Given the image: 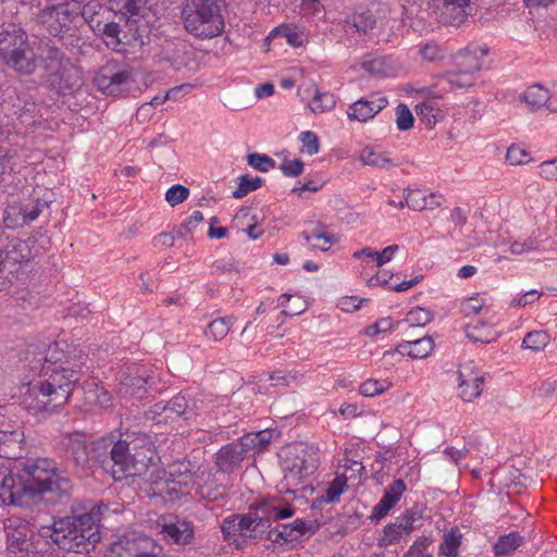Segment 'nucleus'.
<instances>
[{
	"label": "nucleus",
	"mask_w": 557,
	"mask_h": 557,
	"mask_svg": "<svg viewBox=\"0 0 557 557\" xmlns=\"http://www.w3.org/2000/svg\"><path fill=\"white\" fill-rule=\"evenodd\" d=\"M72 482L53 459L26 458L0 463V500L4 505L28 507L41 496L70 495Z\"/></svg>",
	"instance_id": "f257e3e1"
},
{
	"label": "nucleus",
	"mask_w": 557,
	"mask_h": 557,
	"mask_svg": "<svg viewBox=\"0 0 557 557\" xmlns=\"http://www.w3.org/2000/svg\"><path fill=\"white\" fill-rule=\"evenodd\" d=\"M121 438L101 437L92 442L94 458L115 481L140 476L152 463L154 445L147 433L125 432Z\"/></svg>",
	"instance_id": "f03ea898"
},
{
	"label": "nucleus",
	"mask_w": 557,
	"mask_h": 557,
	"mask_svg": "<svg viewBox=\"0 0 557 557\" xmlns=\"http://www.w3.org/2000/svg\"><path fill=\"white\" fill-rule=\"evenodd\" d=\"M84 373L83 363L77 360L48 367L42 377L29 383L22 405L33 414L53 412L69 401Z\"/></svg>",
	"instance_id": "7ed1b4c3"
},
{
	"label": "nucleus",
	"mask_w": 557,
	"mask_h": 557,
	"mask_svg": "<svg viewBox=\"0 0 557 557\" xmlns=\"http://www.w3.org/2000/svg\"><path fill=\"white\" fill-rule=\"evenodd\" d=\"M84 509L83 513L54 522L52 528H44L42 535L65 553L89 554L100 541L102 506L89 504Z\"/></svg>",
	"instance_id": "20e7f679"
},
{
	"label": "nucleus",
	"mask_w": 557,
	"mask_h": 557,
	"mask_svg": "<svg viewBox=\"0 0 557 557\" xmlns=\"http://www.w3.org/2000/svg\"><path fill=\"white\" fill-rule=\"evenodd\" d=\"M294 513V508L284 504L281 498H267L252 506L248 513L225 518L221 529L226 540L233 541L237 547H240L238 539L243 542L261 539L273 521L290 518Z\"/></svg>",
	"instance_id": "39448f33"
},
{
	"label": "nucleus",
	"mask_w": 557,
	"mask_h": 557,
	"mask_svg": "<svg viewBox=\"0 0 557 557\" xmlns=\"http://www.w3.org/2000/svg\"><path fill=\"white\" fill-rule=\"evenodd\" d=\"M35 240L30 237H8L0 234V290L24 282L32 271Z\"/></svg>",
	"instance_id": "423d86ee"
},
{
	"label": "nucleus",
	"mask_w": 557,
	"mask_h": 557,
	"mask_svg": "<svg viewBox=\"0 0 557 557\" xmlns=\"http://www.w3.org/2000/svg\"><path fill=\"white\" fill-rule=\"evenodd\" d=\"M182 21L185 30L197 39H212L222 35L225 21L221 0H186Z\"/></svg>",
	"instance_id": "0eeeda50"
},
{
	"label": "nucleus",
	"mask_w": 557,
	"mask_h": 557,
	"mask_svg": "<svg viewBox=\"0 0 557 557\" xmlns=\"http://www.w3.org/2000/svg\"><path fill=\"white\" fill-rule=\"evenodd\" d=\"M44 70V78L60 95L72 94L82 85L79 69L64 52L53 46L40 49L37 60Z\"/></svg>",
	"instance_id": "6e6552de"
},
{
	"label": "nucleus",
	"mask_w": 557,
	"mask_h": 557,
	"mask_svg": "<svg viewBox=\"0 0 557 557\" xmlns=\"http://www.w3.org/2000/svg\"><path fill=\"white\" fill-rule=\"evenodd\" d=\"M0 59L21 74L29 75L37 69V57L27 35L15 24L0 27Z\"/></svg>",
	"instance_id": "1a4fd4ad"
},
{
	"label": "nucleus",
	"mask_w": 557,
	"mask_h": 557,
	"mask_svg": "<svg viewBox=\"0 0 557 557\" xmlns=\"http://www.w3.org/2000/svg\"><path fill=\"white\" fill-rule=\"evenodd\" d=\"M145 0H109V7L89 2L82 8V18L98 35L103 25L113 18V14L120 13V20L127 16L126 24H128L136 21V17L145 10Z\"/></svg>",
	"instance_id": "9d476101"
},
{
	"label": "nucleus",
	"mask_w": 557,
	"mask_h": 557,
	"mask_svg": "<svg viewBox=\"0 0 557 557\" xmlns=\"http://www.w3.org/2000/svg\"><path fill=\"white\" fill-rule=\"evenodd\" d=\"M318 466L319 449L317 447L304 443L288 446L281 461L286 486L297 487L305 478L318 469Z\"/></svg>",
	"instance_id": "9b49d317"
},
{
	"label": "nucleus",
	"mask_w": 557,
	"mask_h": 557,
	"mask_svg": "<svg viewBox=\"0 0 557 557\" xmlns=\"http://www.w3.org/2000/svg\"><path fill=\"white\" fill-rule=\"evenodd\" d=\"M116 392L125 398L143 399L160 382L159 374L148 364L128 363L116 373Z\"/></svg>",
	"instance_id": "f8f14e48"
},
{
	"label": "nucleus",
	"mask_w": 557,
	"mask_h": 557,
	"mask_svg": "<svg viewBox=\"0 0 557 557\" xmlns=\"http://www.w3.org/2000/svg\"><path fill=\"white\" fill-rule=\"evenodd\" d=\"M82 8V3L75 0L48 5L40 11L39 20L52 36H63L76 27Z\"/></svg>",
	"instance_id": "ddd939ff"
},
{
	"label": "nucleus",
	"mask_w": 557,
	"mask_h": 557,
	"mask_svg": "<svg viewBox=\"0 0 557 557\" xmlns=\"http://www.w3.org/2000/svg\"><path fill=\"white\" fill-rule=\"evenodd\" d=\"M133 82V72L116 61H109L102 65L94 78L100 91L113 97L127 92Z\"/></svg>",
	"instance_id": "4468645a"
},
{
	"label": "nucleus",
	"mask_w": 557,
	"mask_h": 557,
	"mask_svg": "<svg viewBox=\"0 0 557 557\" xmlns=\"http://www.w3.org/2000/svg\"><path fill=\"white\" fill-rule=\"evenodd\" d=\"M203 409L202 399H187L186 396L178 394L171 400L158 403L153 406L152 412L156 414L153 419L157 423L173 422L177 418L186 421L196 418Z\"/></svg>",
	"instance_id": "2eb2a0df"
},
{
	"label": "nucleus",
	"mask_w": 557,
	"mask_h": 557,
	"mask_svg": "<svg viewBox=\"0 0 557 557\" xmlns=\"http://www.w3.org/2000/svg\"><path fill=\"white\" fill-rule=\"evenodd\" d=\"M481 61L476 53L468 49L460 50L457 57V69L444 75L448 85L454 88H467L474 84V74L480 71Z\"/></svg>",
	"instance_id": "dca6fc26"
},
{
	"label": "nucleus",
	"mask_w": 557,
	"mask_h": 557,
	"mask_svg": "<svg viewBox=\"0 0 557 557\" xmlns=\"http://www.w3.org/2000/svg\"><path fill=\"white\" fill-rule=\"evenodd\" d=\"M193 490L197 496L207 502H216L227 494V487L218 481L209 470H200L193 475Z\"/></svg>",
	"instance_id": "f3484780"
},
{
	"label": "nucleus",
	"mask_w": 557,
	"mask_h": 557,
	"mask_svg": "<svg viewBox=\"0 0 557 557\" xmlns=\"http://www.w3.org/2000/svg\"><path fill=\"white\" fill-rule=\"evenodd\" d=\"M4 531L7 534V548L11 554H29L32 543L28 537L27 522L18 517L12 516L4 521Z\"/></svg>",
	"instance_id": "a211bd4d"
},
{
	"label": "nucleus",
	"mask_w": 557,
	"mask_h": 557,
	"mask_svg": "<svg viewBox=\"0 0 557 557\" xmlns=\"http://www.w3.org/2000/svg\"><path fill=\"white\" fill-rule=\"evenodd\" d=\"M387 103L386 97L379 94H371L350 104L347 110V115L350 120L367 122L381 112Z\"/></svg>",
	"instance_id": "6ab92c4d"
},
{
	"label": "nucleus",
	"mask_w": 557,
	"mask_h": 557,
	"mask_svg": "<svg viewBox=\"0 0 557 557\" xmlns=\"http://www.w3.org/2000/svg\"><path fill=\"white\" fill-rule=\"evenodd\" d=\"M247 455L248 451L239 437L237 441L226 444L219 449L215 454V465L220 471L231 473L242 463Z\"/></svg>",
	"instance_id": "aec40b11"
},
{
	"label": "nucleus",
	"mask_w": 557,
	"mask_h": 557,
	"mask_svg": "<svg viewBox=\"0 0 557 557\" xmlns=\"http://www.w3.org/2000/svg\"><path fill=\"white\" fill-rule=\"evenodd\" d=\"M24 438V433L18 425H8L0 429V463L5 461H17V450L21 449V444Z\"/></svg>",
	"instance_id": "412c9836"
},
{
	"label": "nucleus",
	"mask_w": 557,
	"mask_h": 557,
	"mask_svg": "<svg viewBox=\"0 0 557 557\" xmlns=\"http://www.w3.org/2000/svg\"><path fill=\"white\" fill-rule=\"evenodd\" d=\"M406 491V484L403 479L394 480L385 490L380 502L374 506L370 519L372 521H379L383 519L392 508L400 500L404 492Z\"/></svg>",
	"instance_id": "4be33fe9"
},
{
	"label": "nucleus",
	"mask_w": 557,
	"mask_h": 557,
	"mask_svg": "<svg viewBox=\"0 0 557 557\" xmlns=\"http://www.w3.org/2000/svg\"><path fill=\"white\" fill-rule=\"evenodd\" d=\"M458 392L465 401H472L482 394L484 375L473 371L472 367H465L458 371Z\"/></svg>",
	"instance_id": "5701e85b"
},
{
	"label": "nucleus",
	"mask_w": 557,
	"mask_h": 557,
	"mask_svg": "<svg viewBox=\"0 0 557 557\" xmlns=\"http://www.w3.org/2000/svg\"><path fill=\"white\" fill-rule=\"evenodd\" d=\"M442 18L451 25L462 24L472 12L471 0H441Z\"/></svg>",
	"instance_id": "b1692460"
},
{
	"label": "nucleus",
	"mask_w": 557,
	"mask_h": 557,
	"mask_svg": "<svg viewBox=\"0 0 557 557\" xmlns=\"http://www.w3.org/2000/svg\"><path fill=\"white\" fill-rule=\"evenodd\" d=\"M64 455L77 465H85L89 459V449L86 441L79 434H66L61 442ZM91 454L94 455L92 450Z\"/></svg>",
	"instance_id": "393cba45"
},
{
	"label": "nucleus",
	"mask_w": 557,
	"mask_h": 557,
	"mask_svg": "<svg viewBox=\"0 0 557 557\" xmlns=\"http://www.w3.org/2000/svg\"><path fill=\"white\" fill-rule=\"evenodd\" d=\"M113 18L110 20V22H107L106 25H103L102 29L99 32V36L102 37L103 41L108 47H111L112 49H116L120 44L122 42V39L120 37L122 33V26L121 23L124 22L125 26L129 27V30L133 29L134 24H137L143 15V11L140 12V15L136 17V21H133L132 23L126 24V18L120 20V13L113 14Z\"/></svg>",
	"instance_id": "a878e982"
},
{
	"label": "nucleus",
	"mask_w": 557,
	"mask_h": 557,
	"mask_svg": "<svg viewBox=\"0 0 557 557\" xmlns=\"http://www.w3.org/2000/svg\"><path fill=\"white\" fill-rule=\"evenodd\" d=\"M161 533L173 543L187 544L194 537V527L189 521L176 519L174 522L163 523Z\"/></svg>",
	"instance_id": "bb28decb"
},
{
	"label": "nucleus",
	"mask_w": 557,
	"mask_h": 557,
	"mask_svg": "<svg viewBox=\"0 0 557 557\" xmlns=\"http://www.w3.org/2000/svg\"><path fill=\"white\" fill-rule=\"evenodd\" d=\"M434 348V342L430 336L405 341L397 345L396 350L400 355H406L412 359L426 358Z\"/></svg>",
	"instance_id": "cd10ccee"
},
{
	"label": "nucleus",
	"mask_w": 557,
	"mask_h": 557,
	"mask_svg": "<svg viewBox=\"0 0 557 557\" xmlns=\"http://www.w3.org/2000/svg\"><path fill=\"white\" fill-rule=\"evenodd\" d=\"M359 160L363 165L380 170H391L400 163L391 158L386 151H376L371 147H364L359 153Z\"/></svg>",
	"instance_id": "c85d7f7f"
},
{
	"label": "nucleus",
	"mask_w": 557,
	"mask_h": 557,
	"mask_svg": "<svg viewBox=\"0 0 557 557\" xmlns=\"http://www.w3.org/2000/svg\"><path fill=\"white\" fill-rule=\"evenodd\" d=\"M466 336L473 343H492L497 339L498 332L495 327L486 322L478 321L473 324H468Z\"/></svg>",
	"instance_id": "c756f323"
},
{
	"label": "nucleus",
	"mask_w": 557,
	"mask_h": 557,
	"mask_svg": "<svg viewBox=\"0 0 557 557\" xmlns=\"http://www.w3.org/2000/svg\"><path fill=\"white\" fill-rule=\"evenodd\" d=\"M414 111L419 120L428 128L434 127L437 121L444 116L443 111L437 107V102L434 99L419 102L414 107Z\"/></svg>",
	"instance_id": "7c9ffc66"
},
{
	"label": "nucleus",
	"mask_w": 557,
	"mask_h": 557,
	"mask_svg": "<svg viewBox=\"0 0 557 557\" xmlns=\"http://www.w3.org/2000/svg\"><path fill=\"white\" fill-rule=\"evenodd\" d=\"M273 438V431L265 429L258 432H250L240 437L248 454L260 453L268 448Z\"/></svg>",
	"instance_id": "2f4dec72"
},
{
	"label": "nucleus",
	"mask_w": 557,
	"mask_h": 557,
	"mask_svg": "<svg viewBox=\"0 0 557 557\" xmlns=\"http://www.w3.org/2000/svg\"><path fill=\"white\" fill-rule=\"evenodd\" d=\"M412 530L397 517L393 523L387 524L383 529L380 545L388 546L397 543L401 539L409 536Z\"/></svg>",
	"instance_id": "473e14b6"
},
{
	"label": "nucleus",
	"mask_w": 557,
	"mask_h": 557,
	"mask_svg": "<svg viewBox=\"0 0 557 557\" xmlns=\"http://www.w3.org/2000/svg\"><path fill=\"white\" fill-rule=\"evenodd\" d=\"M235 318L233 315L220 317L208 323L205 336L215 343L221 342L230 333Z\"/></svg>",
	"instance_id": "72a5a7b5"
},
{
	"label": "nucleus",
	"mask_w": 557,
	"mask_h": 557,
	"mask_svg": "<svg viewBox=\"0 0 557 557\" xmlns=\"http://www.w3.org/2000/svg\"><path fill=\"white\" fill-rule=\"evenodd\" d=\"M83 389L84 398L87 404L96 405L101 408H108L111 406V394L103 386L94 383L85 384Z\"/></svg>",
	"instance_id": "f704fd0d"
},
{
	"label": "nucleus",
	"mask_w": 557,
	"mask_h": 557,
	"mask_svg": "<svg viewBox=\"0 0 557 557\" xmlns=\"http://www.w3.org/2000/svg\"><path fill=\"white\" fill-rule=\"evenodd\" d=\"M345 22L361 35L368 34L376 25V18L370 11L354 12Z\"/></svg>",
	"instance_id": "c9c22d12"
},
{
	"label": "nucleus",
	"mask_w": 557,
	"mask_h": 557,
	"mask_svg": "<svg viewBox=\"0 0 557 557\" xmlns=\"http://www.w3.org/2000/svg\"><path fill=\"white\" fill-rule=\"evenodd\" d=\"M462 543V533L458 527L446 531L440 546V553L444 557H457L459 547Z\"/></svg>",
	"instance_id": "e433bc0d"
},
{
	"label": "nucleus",
	"mask_w": 557,
	"mask_h": 557,
	"mask_svg": "<svg viewBox=\"0 0 557 557\" xmlns=\"http://www.w3.org/2000/svg\"><path fill=\"white\" fill-rule=\"evenodd\" d=\"M524 537L519 532H510L500 535L494 544V553L496 557L512 554L523 544Z\"/></svg>",
	"instance_id": "4c0bfd02"
},
{
	"label": "nucleus",
	"mask_w": 557,
	"mask_h": 557,
	"mask_svg": "<svg viewBox=\"0 0 557 557\" xmlns=\"http://www.w3.org/2000/svg\"><path fill=\"white\" fill-rule=\"evenodd\" d=\"M521 99L533 110L544 107L549 100V91L540 84L530 86Z\"/></svg>",
	"instance_id": "58836bf2"
},
{
	"label": "nucleus",
	"mask_w": 557,
	"mask_h": 557,
	"mask_svg": "<svg viewBox=\"0 0 557 557\" xmlns=\"http://www.w3.org/2000/svg\"><path fill=\"white\" fill-rule=\"evenodd\" d=\"M347 481L346 473L337 474L325 488L322 499L327 504L337 502L339 496L347 490Z\"/></svg>",
	"instance_id": "ea45409f"
},
{
	"label": "nucleus",
	"mask_w": 557,
	"mask_h": 557,
	"mask_svg": "<svg viewBox=\"0 0 557 557\" xmlns=\"http://www.w3.org/2000/svg\"><path fill=\"white\" fill-rule=\"evenodd\" d=\"M48 208V202L42 199H35L30 201L29 203L23 205L20 208L18 214L22 219V225L23 224H29L33 221H35L40 213Z\"/></svg>",
	"instance_id": "a19ab883"
},
{
	"label": "nucleus",
	"mask_w": 557,
	"mask_h": 557,
	"mask_svg": "<svg viewBox=\"0 0 557 557\" xmlns=\"http://www.w3.org/2000/svg\"><path fill=\"white\" fill-rule=\"evenodd\" d=\"M549 343V335L545 331L529 332L523 341L522 347L532 351L543 350Z\"/></svg>",
	"instance_id": "79ce46f5"
},
{
	"label": "nucleus",
	"mask_w": 557,
	"mask_h": 557,
	"mask_svg": "<svg viewBox=\"0 0 557 557\" xmlns=\"http://www.w3.org/2000/svg\"><path fill=\"white\" fill-rule=\"evenodd\" d=\"M262 180L259 176H250L249 174H245L238 177V186L233 190L232 195L236 199H240L248 195L250 191H253L261 187Z\"/></svg>",
	"instance_id": "37998d69"
},
{
	"label": "nucleus",
	"mask_w": 557,
	"mask_h": 557,
	"mask_svg": "<svg viewBox=\"0 0 557 557\" xmlns=\"http://www.w3.org/2000/svg\"><path fill=\"white\" fill-rule=\"evenodd\" d=\"M40 360H44L45 363L42 364L41 371L48 370V367L50 369L52 367L59 366L61 363H65V360H69L65 358L64 351L60 348L59 343H53L48 346L46 354L40 358Z\"/></svg>",
	"instance_id": "c03bdc74"
},
{
	"label": "nucleus",
	"mask_w": 557,
	"mask_h": 557,
	"mask_svg": "<svg viewBox=\"0 0 557 557\" xmlns=\"http://www.w3.org/2000/svg\"><path fill=\"white\" fill-rule=\"evenodd\" d=\"M433 319V313L425 308L416 307L411 309L406 317V323L411 327H422L430 323Z\"/></svg>",
	"instance_id": "a18cd8bd"
},
{
	"label": "nucleus",
	"mask_w": 557,
	"mask_h": 557,
	"mask_svg": "<svg viewBox=\"0 0 557 557\" xmlns=\"http://www.w3.org/2000/svg\"><path fill=\"white\" fill-rule=\"evenodd\" d=\"M194 466L189 460H178L170 466V475L177 481L178 484H187L186 479L191 475Z\"/></svg>",
	"instance_id": "49530a36"
},
{
	"label": "nucleus",
	"mask_w": 557,
	"mask_h": 557,
	"mask_svg": "<svg viewBox=\"0 0 557 557\" xmlns=\"http://www.w3.org/2000/svg\"><path fill=\"white\" fill-rule=\"evenodd\" d=\"M335 103L333 94L317 91L310 102V109L314 113H322L334 108Z\"/></svg>",
	"instance_id": "de8ad7c7"
},
{
	"label": "nucleus",
	"mask_w": 557,
	"mask_h": 557,
	"mask_svg": "<svg viewBox=\"0 0 557 557\" xmlns=\"http://www.w3.org/2000/svg\"><path fill=\"white\" fill-rule=\"evenodd\" d=\"M269 539L278 544L298 542L297 535L293 532V528L288 523L281 524L275 530L269 531Z\"/></svg>",
	"instance_id": "09e8293b"
},
{
	"label": "nucleus",
	"mask_w": 557,
	"mask_h": 557,
	"mask_svg": "<svg viewBox=\"0 0 557 557\" xmlns=\"http://www.w3.org/2000/svg\"><path fill=\"white\" fill-rule=\"evenodd\" d=\"M293 528V532L297 535L298 540L304 536H309L318 531L320 523L317 520L296 519L288 523Z\"/></svg>",
	"instance_id": "8fccbe9b"
},
{
	"label": "nucleus",
	"mask_w": 557,
	"mask_h": 557,
	"mask_svg": "<svg viewBox=\"0 0 557 557\" xmlns=\"http://www.w3.org/2000/svg\"><path fill=\"white\" fill-rule=\"evenodd\" d=\"M487 305L486 299L480 295L468 297L462 300L460 311L465 317L475 315Z\"/></svg>",
	"instance_id": "3c124183"
},
{
	"label": "nucleus",
	"mask_w": 557,
	"mask_h": 557,
	"mask_svg": "<svg viewBox=\"0 0 557 557\" xmlns=\"http://www.w3.org/2000/svg\"><path fill=\"white\" fill-rule=\"evenodd\" d=\"M248 164L257 171L269 172L275 168V161L271 157L258 152L247 156Z\"/></svg>",
	"instance_id": "603ef678"
},
{
	"label": "nucleus",
	"mask_w": 557,
	"mask_h": 557,
	"mask_svg": "<svg viewBox=\"0 0 557 557\" xmlns=\"http://www.w3.org/2000/svg\"><path fill=\"white\" fill-rule=\"evenodd\" d=\"M301 146V152L308 156H313L319 152L320 143L319 137L312 131H305L299 136Z\"/></svg>",
	"instance_id": "864d4df0"
},
{
	"label": "nucleus",
	"mask_w": 557,
	"mask_h": 557,
	"mask_svg": "<svg viewBox=\"0 0 557 557\" xmlns=\"http://www.w3.org/2000/svg\"><path fill=\"white\" fill-rule=\"evenodd\" d=\"M189 196V189L181 184L171 186L165 193V200L171 207L184 202Z\"/></svg>",
	"instance_id": "5fc2aeb1"
},
{
	"label": "nucleus",
	"mask_w": 557,
	"mask_h": 557,
	"mask_svg": "<svg viewBox=\"0 0 557 557\" xmlns=\"http://www.w3.org/2000/svg\"><path fill=\"white\" fill-rule=\"evenodd\" d=\"M413 115L405 103H399L396 108V125L399 131H409L413 126Z\"/></svg>",
	"instance_id": "6e6d98bb"
},
{
	"label": "nucleus",
	"mask_w": 557,
	"mask_h": 557,
	"mask_svg": "<svg viewBox=\"0 0 557 557\" xmlns=\"http://www.w3.org/2000/svg\"><path fill=\"white\" fill-rule=\"evenodd\" d=\"M425 194L419 189L417 190H409L406 196L405 200L399 202V208H404V206H408L410 209L420 211L425 209Z\"/></svg>",
	"instance_id": "4d7b16f0"
},
{
	"label": "nucleus",
	"mask_w": 557,
	"mask_h": 557,
	"mask_svg": "<svg viewBox=\"0 0 557 557\" xmlns=\"http://www.w3.org/2000/svg\"><path fill=\"white\" fill-rule=\"evenodd\" d=\"M386 388L387 383L385 381L370 379L360 385L359 392L366 397H373L383 393Z\"/></svg>",
	"instance_id": "13d9d810"
},
{
	"label": "nucleus",
	"mask_w": 557,
	"mask_h": 557,
	"mask_svg": "<svg viewBox=\"0 0 557 557\" xmlns=\"http://www.w3.org/2000/svg\"><path fill=\"white\" fill-rule=\"evenodd\" d=\"M529 153L520 146L511 145L506 153L507 161L512 165H521L529 161Z\"/></svg>",
	"instance_id": "bf43d9fd"
},
{
	"label": "nucleus",
	"mask_w": 557,
	"mask_h": 557,
	"mask_svg": "<svg viewBox=\"0 0 557 557\" xmlns=\"http://www.w3.org/2000/svg\"><path fill=\"white\" fill-rule=\"evenodd\" d=\"M539 246H540V243L536 238L529 237V238L524 239L523 242H519V240L513 242L509 247V251L512 255H522V253H527V252L536 250L539 248Z\"/></svg>",
	"instance_id": "052dcab7"
},
{
	"label": "nucleus",
	"mask_w": 557,
	"mask_h": 557,
	"mask_svg": "<svg viewBox=\"0 0 557 557\" xmlns=\"http://www.w3.org/2000/svg\"><path fill=\"white\" fill-rule=\"evenodd\" d=\"M310 237L315 240L325 239V246H314L312 245V249H319L321 251H326L333 246L337 238L335 235L331 233H326L322 230V227H315L312 231H310Z\"/></svg>",
	"instance_id": "680f3d73"
},
{
	"label": "nucleus",
	"mask_w": 557,
	"mask_h": 557,
	"mask_svg": "<svg viewBox=\"0 0 557 557\" xmlns=\"http://www.w3.org/2000/svg\"><path fill=\"white\" fill-rule=\"evenodd\" d=\"M424 507L416 504L411 508L407 509L399 519L406 523L411 530L414 529V523L422 519Z\"/></svg>",
	"instance_id": "e2e57ef3"
},
{
	"label": "nucleus",
	"mask_w": 557,
	"mask_h": 557,
	"mask_svg": "<svg viewBox=\"0 0 557 557\" xmlns=\"http://www.w3.org/2000/svg\"><path fill=\"white\" fill-rule=\"evenodd\" d=\"M280 169L285 176L295 177L302 173L304 163L300 159H293V160L285 159L280 164Z\"/></svg>",
	"instance_id": "0e129e2a"
},
{
	"label": "nucleus",
	"mask_w": 557,
	"mask_h": 557,
	"mask_svg": "<svg viewBox=\"0 0 557 557\" xmlns=\"http://www.w3.org/2000/svg\"><path fill=\"white\" fill-rule=\"evenodd\" d=\"M421 55L428 61L440 60L444 57L442 48L435 42H429L420 49Z\"/></svg>",
	"instance_id": "69168bd1"
},
{
	"label": "nucleus",
	"mask_w": 557,
	"mask_h": 557,
	"mask_svg": "<svg viewBox=\"0 0 557 557\" xmlns=\"http://www.w3.org/2000/svg\"><path fill=\"white\" fill-rule=\"evenodd\" d=\"M541 293L536 289H531L525 292L524 294L513 298L511 300V306L513 307H525L529 304L536 301L541 297Z\"/></svg>",
	"instance_id": "338daca9"
},
{
	"label": "nucleus",
	"mask_w": 557,
	"mask_h": 557,
	"mask_svg": "<svg viewBox=\"0 0 557 557\" xmlns=\"http://www.w3.org/2000/svg\"><path fill=\"white\" fill-rule=\"evenodd\" d=\"M556 159L540 164V175L547 181H557Z\"/></svg>",
	"instance_id": "774afa93"
}]
</instances>
